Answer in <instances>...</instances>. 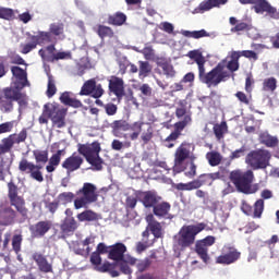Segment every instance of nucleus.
<instances>
[{"label": "nucleus", "mask_w": 279, "mask_h": 279, "mask_svg": "<svg viewBox=\"0 0 279 279\" xmlns=\"http://www.w3.org/2000/svg\"><path fill=\"white\" fill-rule=\"evenodd\" d=\"M190 156H191V145L181 144L174 155V167H173L174 173H181V171H184V169L182 168V162H184L186 158H189Z\"/></svg>", "instance_id": "6e6552de"}, {"label": "nucleus", "mask_w": 279, "mask_h": 279, "mask_svg": "<svg viewBox=\"0 0 279 279\" xmlns=\"http://www.w3.org/2000/svg\"><path fill=\"white\" fill-rule=\"evenodd\" d=\"M138 77L140 80H145V77L149 76V73H151V64L147 61H138Z\"/></svg>", "instance_id": "f704fd0d"}, {"label": "nucleus", "mask_w": 279, "mask_h": 279, "mask_svg": "<svg viewBox=\"0 0 279 279\" xmlns=\"http://www.w3.org/2000/svg\"><path fill=\"white\" fill-rule=\"evenodd\" d=\"M49 34H51L52 38L56 36L58 40H64L66 38L64 36V25L60 23L50 24Z\"/></svg>", "instance_id": "bb28decb"}, {"label": "nucleus", "mask_w": 279, "mask_h": 279, "mask_svg": "<svg viewBox=\"0 0 279 279\" xmlns=\"http://www.w3.org/2000/svg\"><path fill=\"white\" fill-rule=\"evenodd\" d=\"M114 265H117V263L110 264L109 262H105L102 265L99 264L96 266L95 269L96 271H100V274H106L107 271L114 269Z\"/></svg>", "instance_id": "bf43d9fd"}, {"label": "nucleus", "mask_w": 279, "mask_h": 279, "mask_svg": "<svg viewBox=\"0 0 279 279\" xmlns=\"http://www.w3.org/2000/svg\"><path fill=\"white\" fill-rule=\"evenodd\" d=\"M140 202H142L145 208H155V206L160 202V196L156 192H141L137 195Z\"/></svg>", "instance_id": "4468645a"}, {"label": "nucleus", "mask_w": 279, "mask_h": 279, "mask_svg": "<svg viewBox=\"0 0 279 279\" xmlns=\"http://www.w3.org/2000/svg\"><path fill=\"white\" fill-rule=\"evenodd\" d=\"M33 155L37 165H47L49 160V153L47 150L36 149L33 150Z\"/></svg>", "instance_id": "c9c22d12"}, {"label": "nucleus", "mask_w": 279, "mask_h": 279, "mask_svg": "<svg viewBox=\"0 0 279 279\" xmlns=\"http://www.w3.org/2000/svg\"><path fill=\"white\" fill-rule=\"evenodd\" d=\"M49 230H51V222L49 221H40L31 227L33 236H45Z\"/></svg>", "instance_id": "412c9836"}, {"label": "nucleus", "mask_w": 279, "mask_h": 279, "mask_svg": "<svg viewBox=\"0 0 279 279\" xmlns=\"http://www.w3.org/2000/svg\"><path fill=\"white\" fill-rule=\"evenodd\" d=\"M146 221L151 234H154V238L160 239L162 236V225H160L151 214L146 216Z\"/></svg>", "instance_id": "6ab92c4d"}, {"label": "nucleus", "mask_w": 279, "mask_h": 279, "mask_svg": "<svg viewBox=\"0 0 279 279\" xmlns=\"http://www.w3.org/2000/svg\"><path fill=\"white\" fill-rule=\"evenodd\" d=\"M187 56L197 64L198 71L204 69V64H206V59L204 58V56H202V52L197 50H192L187 53Z\"/></svg>", "instance_id": "473e14b6"}, {"label": "nucleus", "mask_w": 279, "mask_h": 279, "mask_svg": "<svg viewBox=\"0 0 279 279\" xmlns=\"http://www.w3.org/2000/svg\"><path fill=\"white\" fill-rule=\"evenodd\" d=\"M12 101L13 100L7 98L0 100V108L2 112H12L14 110V104Z\"/></svg>", "instance_id": "5fc2aeb1"}, {"label": "nucleus", "mask_w": 279, "mask_h": 279, "mask_svg": "<svg viewBox=\"0 0 279 279\" xmlns=\"http://www.w3.org/2000/svg\"><path fill=\"white\" fill-rule=\"evenodd\" d=\"M278 86V81L275 77H268L263 83L264 90L268 93H274Z\"/></svg>", "instance_id": "58836bf2"}, {"label": "nucleus", "mask_w": 279, "mask_h": 279, "mask_svg": "<svg viewBox=\"0 0 279 279\" xmlns=\"http://www.w3.org/2000/svg\"><path fill=\"white\" fill-rule=\"evenodd\" d=\"M198 78L202 84H206L207 88H215L221 84V82H227L230 80V72L226 71L225 63H218L216 68L206 73V68L203 66L198 71Z\"/></svg>", "instance_id": "f257e3e1"}, {"label": "nucleus", "mask_w": 279, "mask_h": 279, "mask_svg": "<svg viewBox=\"0 0 279 279\" xmlns=\"http://www.w3.org/2000/svg\"><path fill=\"white\" fill-rule=\"evenodd\" d=\"M184 171L186 178H195L197 173V166H195V162L191 161L190 163L186 165Z\"/></svg>", "instance_id": "4d7b16f0"}, {"label": "nucleus", "mask_w": 279, "mask_h": 279, "mask_svg": "<svg viewBox=\"0 0 279 279\" xmlns=\"http://www.w3.org/2000/svg\"><path fill=\"white\" fill-rule=\"evenodd\" d=\"M64 154V149L58 150L54 155L49 159V163L46 167L48 173H53L56 168L60 165V160L62 159V155Z\"/></svg>", "instance_id": "393cba45"}, {"label": "nucleus", "mask_w": 279, "mask_h": 279, "mask_svg": "<svg viewBox=\"0 0 279 279\" xmlns=\"http://www.w3.org/2000/svg\"><path fill=\"white\" fill-rule=\"evenodd\" d=\"M128 252V247L123 243H117L113 245L109 252V258L111 260H123V256Z\"/></svg>", "instance_id": "4be33fe9"}, {"label": "nucleus", "mask_w": 279, "mask_h": 279, "mask_svg": "<svg viewBox=\"0 0 279 279\" xmlns=\"http://www.w3.org/2000/svg\"><path fill=\"white\" fill-rule=\"evenodd\" d=\"M53 51H56V46L50 45L46 49H40L38 53H39L40 58H43V60H47L49 58L48 56L56 54V53H53ZM47 53H48V56H47Z\"/></svg>", "instance_id": "13d9d810"}, {"label": "nucleus", "mask_w": 279, "mask_h": 279, "mask_svg": "<svg viewBox=\"0 0 279 279\" xmlns=\"http://www.w3.org/2000/svg\"><path fill=\"white\" fill-rule=\"evenodd\" d=\"M58 92V88L56 87V81L53 80V76L51 74H48V87H47V97L51 98L56 93Z\"/></svg>", "instance_id": "79ce46f5"}, {"label": "nucleus", "mask_w": 279, "mask_h": 279, "mask_svg": "<svg viewBox=\"0 0 279 279\" xmlns=\"http://www.w3.org/2000/svg\"><path fill=\"white\" fill-rule=\"evenodd\" d=\"M84 163V158L82 156L77 155L76 153L72 154V156L68 157L62 162V168L66 169L68 173H73V171H77L80 167Z\"/></svg>", "instance_id": "f8f14e48"}, {"label": "nucleus", "mask_w": 279, "mask_h": 279, "mask_svg": "<svg viewBox=\"0 0 279 279\" xmlns=\"http://www.w3.org/2000/svg\"><path fill=\"white\" fill-rule=\"evenodd\" d=\"M31 40H35L37 45H47V43H56V37H52L49 32L39 31L36 35L31 37Z\"/></svg>", "instance_id": "5701e85b"}, {"label": "nucleus", "mask_w": 279, "mask_h": 279, "mask_svg": "<svg viewBox=\"0 0 279 279\" xmlns=\"http://www.w3.org/2000/svg\"><path fill=\"white\" fill-rule=\"evenodd\" d=\"M159 29H161V32H166V34H173L175 26L170 22H161L159 24Z\"/></svg>", "instance_id": "680f3d73"}, {"label": "nucleus", "mask_w": 279, "mask_h": 279, "mask_svg": "<svg viewBox=\"0 0 279 279\" xmlns=\"http://www.w3.org/2000/svg\"><path fill=\"white\" fill-rule=\"evenodd\" d=\"M259 142L266 147H276L278 145V137L269 135L267 132L259 134Z\"/></svg>", "instance_id": "c756f323"}, {"label": "nucleus", "mask_w": 279, "mask_h": 279, "mask_svg": "<svg viewBox=\"0 0 279 279\" xmlns=\"http://www.w3.org/2000/svg\"><path fill=\"white\" fill-rule=\"evenodd\" d=\"M80 193H82L83 196L74 201V207L76 210L84 208L87 204L97 202V187L93 183H84Z\"/></svg>", "instance_id": "423d86ee"}, {"label": "nucleus", "mask_w": 279, "mask_h": 279, "mask_svg": "<svg viewBox=\"0 0 279 279\" xmlns=\"http://www.w3.org/2000/svg\"><path fill=\"white\" fill-rule=\"evenodd\" d=\"M13 129H14V121L4 122L0 124V134H7V132H10Z\"/></svg>", "instance_id": "774afa93"}, {"label": "nucleus", "mask_w": 279, "mask_h": 279, "mask_svg": "<svg viewBox=\"0 0 279 279\" xmlns=\"http://www.w3.org/2000/svg\"><path fill=\"white\" fill-rule=\"evenodd\" d=\"M206 158L211 167H217L221 162V155L219 153H207Z\"/></svg>", "instance_id": "c03bdc74"}, {"label": "nucleus", "mask_w": 279, "mask_h": 279, "mask_svg": "<svg viewBox=\"0 0 279 279\" xmlns=\"http://www.w3.org/2000/svg\"><path fill=\"white\" fill-rule=\"evenodd\" d=\"M113 134L117 135L118 132H130V124L125 120H116L110 124Z\"/></svg>", "instance_id": "7c9ffc66"}, {"label": "nucleus", "mask_w": 279, "mask_h": 279, "mask_svg": "<svg viewBox=\"0 0 279 279\" xmlns=\"http://www.w3.org/2000/svg\"><path fill=\"white\" fill-rule=\"evenodd\" d=\"M77 151L94 167L96 171H101L104 160L99 157L101 151V145L99 142H93L92 144H77Z\"/></svg>", "instance_id": "20e7f679"}, {"label": "nucleus", "mask_w": 279, "mask_h": 279, "mask_svg": "<svg viewBox=\"0 0 279 279\" xmlns=\"http://www.w3.org/2000/svg\"><path fill=\"white\" fill-rule=\"evenodd\" d=\"M47 117L51 118V106L50 105H45L44 106V111H43V114L39 118V123H41V124L47 123Z\"/></svg>", "instance_id": "052dcab7"}, {"label": "nucleus", "mask_w": 279, "mask_h": 279, "mask_svg": "<svg viewBox=\"0 0 279 279\" xmlns=\"http://www.w3.org/2000/svg\"><path fill=\"white\" fill-rule=\"evenodd\" d=\"M151 265V262L146 258V259H143V260H140L137 264H136V267H137V271H140L141 274H143V271H145V269H147V267H149Z\"/></svg>", "instance_id": "338daca9"}, {"label": "nucleus", "mask_w": 279, "mask_h": 279, "mask_svg": "<svg viewBox=\"0 0 279 279\" xmlns=\"http://www.w3.org/2000/svg\"><path fill=\"white\" fill-rule=\"evenodd\" d=\"M128 16H125V14L123 13H117L116 15H112L109 17L110 23H112V25H123V23H125Z\"/></svg>", "instance_id": "864d4df0"}, {"label": "nucleus", "mask_w": 279, "mask_h": 279, "mask_svg": "<svg viewBox=\"0 0 279 279\" xmlns=\"http://www.w3.org/2000/svg\"><path fill=\"white\" fill-rule=\"evenodd\" d=\"M230 180L239 193H244V195H254L258 191V184H252L254 182V172L252 170L246 172L241 170L232 171Z\"/></svg>", "instance_id": "f03ea898"}, {"label": "nucleus", "mask_w": 279, "mask_h": 279, "mask_svg": "<svg viewBox=\"0 0 279 279\" xmlns=\"http://www.w3.org/2000/svg\"><path fill=\"white\" fill-rule=\"evenodd\" d=\"M0 19H3L4 21H12L14 19V10L1 7Z\"/></svg>", "instance_id": "3c124183"}, {"label": "nucleus", "mask_w": 279, "mask_h": 279, "mask_svg": "<svg viewBox=\"0 0 279 279\" xmlns=\"http://www.w3.org/2000/svg\"><path fill=\"white\" fill-rule=\"evenodd\" d=\"M221 178V174L219 172H214V173H207V174H202L198 179L194 180V182H198V189L201 186H204V184H213L215 180H219Z\"/></svg>", "instance_id": "b1692460"}, {"label": "nucleus", "mask_w": 279, "mask_h": 279, "mask_svg": "<svg viewBox=\"0 0 279 279\" xmlns=\"http://www.w3.org/2000/svg\"><path fill=\"white\" fill-rule=\"evenodd\" d=\"M74 254H77L78 256H86L90 252V247H86V250L82 248V242L74 243L72 246H70Z\"/></svg>", "instance_id": "8fccbe9b"}, {"label": "nucleus", "mask_w": 279, "mask_h": 279, "mask_svg": "<svg viewBox=\"0 0 279 279\" xmlns=\"http://www.w3.org/2000/svg\"><path fill=\"white\" fill-rule=\"evenodd\" d=\"M36 47H38V44L36 43V40H32V43L22 45V53L27 54L31 51H34Z\"/></svg>", "instance_id": "0e129e2a"}, {"label": "nucleus", "mask_w": 279, "mask_h": 279, "mask_svg": "<svg viewBox=\"0 0 279 279\" xmlns=\"http://www.w3.org/2000/svg\"><path fill=\"white\" fill-rule=\"evenodd\" d=\"M8 190H9V199L11 204L19 199H22L21 196H19V187L14 184V182L8 183Z\"/></svg>", "instance_id": "e433bc0d"}, {"label": "nucleus", "mask_w": 279, "mask_h": 279, "mask_svg": "<svg viewBox=\"0 0 279 279\" xmlns=\"http://www.w3.org/2000/svg\"><path fill=\"white\" fill-rule=\"evenodd\" d=\"M228 0H206L199 3L198 8L194 10V14H204L213 10V8H219L220 5H226Z\"/></svg>", "instance_id": "dca6fc26"}, {"label": "nucleus", "mask_w": 279, "mask_h": 279, "mask_svg": "<svg viewBox=\"0 0 279 279\" xmlns=\"http://www.w3.org/2000/svg\"><path fill=\"white\" fill-rule=\"evenodd\" d=\"M61 230L65 234H69V232H75V230H77V221H75V218L66 217L61 225Z\"/></svg>", "instance_id": "cd10ccee"}, {"label": "nucleus", "mask_w": 279, "mask_h": 279, "mask_svg": "<svg viewBox=\"0 0 279 279\" xmlns=\"http://www.w3.org/2000/svg\"><path fill=\"white\" fill-rule=\"evenodd\" d=\"M180 34H182V36H185V38H206L213 36V34L206 32V29L192 32L182 29Z\"/></svg>", "instance_id": "c85d7f7f"}, {"label": "nucleus", "mask_w": 279, "mask_h": 279, "mask_svg": "<svg viewBox=\"0 0 279 279\" xmlns=\"http://www.w3.org/2000/svg\"><path fill=\"white\" fill-rule=\"evenodd\" d=\"M210 245H215V236L213 235H208L196 242V254H198L199 258L205 263H208L210 259L208 256V247H210Z\"/></svg>", "instance_id": "1a4fd4ad"}, {"label": "nucleus", "mask_w": 279, "mask_h": 279, "mask_svg": "<svg viewBox=\"0 0 279 279\" xmlns=\"http://www.w3.org/2000/svg\"><path fill=\"white\" fill-rule=\"evenodd\" d=\"M226 132H228V124L226 122L214 125V134L218 141H221V138H223Z\"/></svg>", "instance_id": "4c0bfd02"}, {"label": "nucleus", "mask_w": 279, "mask_h": 279, "mask_svg": "<svg viewBox=\"0 0 279 279\" xmlns=\"http://www.w3.org/2000/svg\"><path fill=\"white\" fill-rule=\"evenodd\" d=\"M11 72L13 75L12 85L15 88H25L29 86V81H27V72L20 66H12Z\"/></svg>", "instance_id": "9d476101"}, {"label": "nucleus", "mask_w": 279, "mask_h": 279, "mask_svg": "<svg viewBox=\"0 0 279 279\" xmlns=\"http://www.w3.org/2000/svg\"><path fill=\"white\" fill-rule=\"evenodd\" d=\"M23 88H16L14 85H11V87H7L3 90L4 99H9L11 101H16L17 99H21L23 93H21Z\"/></svg>", "instance_id": "a878e982"}, {"label": "nucleus", "mask_w": 279, "mask_h": 279, "mask_svg": "<svg viewBox=\"0 0 279 279\" xmlns=\"http://www.w3.org/2000/svg\"><path fill=\"white\" fill-rule=\"evenodd\" d=\"M269 160H271V153L267 149L253 150L247 154L245 162L250 165L252 169H267L269 167Z\"/></svg>", "instance_id": "39448f33"}, {"label": "nucleus", "mask_w": 279, "mask_h": 279, "mask_svg": "<svg viewBox=\"0 0 279 279\" xmlns=\"http://www.w3.org/2000/svg\"><path fill=\"white\" fill-rule=\"evenodd\" d=\"M14 144H16V141L14 140V134H11L2 140V145L0 146V149H2L3 151H10V149L14 147Z\"/></svg>", "instance_id": "ea45409f"}, {"label": "nucleus", "mask_w": 279, "mask_h": 279, "mask_svg": "<svg viewBox=\"0 0 279 279\" xmlns=\"http://www.w3.org/2000/svg\"><path fill=\"white\" fill-rule=\"evenodd\" d=\"M19 169L25 173H32L35 169H43V165H34L29 162L27 159H22L19 165Z\"/></svg>", "instance_id": "2f4dec72"}, {"label": "nucleus", "mask_w": 279, "mask_h": 279, "mask_svg": "<svg viewBox=\"0 0 279 279\" xmlns=\"http://www.w3.org/2000/svg\"><path fill=\"white\" fill-rule=\"evenodd\" d=\"M171 210V205L169 203H160L156 204L155 207H153V213L155 217H158V219H173V215H171L169 211Z\"/></svg>", "instance_id": "f3484780"}, {"label": "nucleus", "mask_w": 279, "mask_h": 279, "mask_svg": "<svg viewBox=\"0 0 279 279\" xmlns=\"http://www.w3.org/2000/svg\"><path fill=\"white\" fill-rule=\"evenodd\" d=\"M23 243V235L15 234L12 239V247L15 254H19L21 252V244Z\"/></svg>", "instance_id": "6e6d98bb"}, {"label": "nucleus", "mask_w": 279, "mask_h": 279, "mask_svg": "<svg viewBox=\"0 0 279 279\" xmlns=\"http://www.w3.org/2000/svg\"><path fill=\"white\" fill-rule=\"evenodd\" d=\"M206 228L204 223L183 226L177 235H174V245L182 250L191 247L195 243V238Z\"/></svg>", "instance_id": "7ed1b4c3"}, {"label": "nucleus", "mask_w": 279, "mask_h": 279, "mask_svg": "<svg viewBox=\"0 0 279 279\" xmlns=\"http://www.w3.org/2000/svg\"><path fill=\"white\" fill-rule=\"evenodd\" d=\"M119 69H120V74L125 75V71H128V68L130 65V61L128 58H120L118 60Z\"/></svg>", "instance_id": "e2e57ef3"}, {"label": "nucleus", "mask_w": 279, "mask_h": 279, "mask_svg": "<svg viewBox=\"0 0 279 279\" xmlns=\"http://www.w3.org/2000/svg\"><path fill=\"white\" fill-rule=\"evenodd\" d=\"M191 121H192L191 116H185L183 118V120L175 123L177 130L182 132V130H184V128H186V125H189V123H191Z\"/></svg>", "instance_id": "69168bd1"}, {"label": "nucleus", "mask_w": 279, "mask_h": 279, "mask_svg": "<svg viewBox=\"0 0 279 279\" xmlns=\"http://www.w3.org/2000/svg\"><path fill=\"white\" fill-rule=\"evenodd\" d=\"M140 52L144 54L145 60H151L153 62L156 60V51L151 46H146Z\"/></svg>", "instance_id": "603ef678"}, {"label": "nucleus", "mask_w": 279, "mask_h": 279, "mask_svg": "<svg viewBox=\"0 0 279 279\" xmlns=\"http://www.w3.org/2000/svg\"><path fill=\"white\" fill-rule=\"evenodd\" d=\"M11 206H14L22 217H27V208H25V201H23V198L13 201V203H11Z\"/></svg>", "instance_id": "a19ab883"}, {"label": "nucleus", "mask_w": 279, "mask_h": 279, "mask_svg": "<svg viewBox=\"0 0 279 279\" xmlns=\"http://www.w3.org/2000/svg\"><path fill=\"white\" fill-rule=\"evenodd\" d=\"M178 191H194L195 189H199L198 182H190V183H179L177 185Z\"/></svg>", "instance_id": "09e8293b"}, {"label": "nucleus", "mask_w": 279, "mask_h": 279, "mask_svg": "<svg viewBox=\"0 0 279 279\" xmlns=\"http://www.w3.org/2000/svg\"><path fill=\"white\" fill-rule=\"evenodd\" d=\"M264 210H265V201H263V198H259L254 204V217L259 219V217H262Z\"/></svg>", "instance_id": "49530a36"}, {"label": "nucleus", "mask_w": 279, "mask_h": 279, "mask_svg": "<svg viewBox=\"0 0 279 279\" xmlns=\"http://www.w3.org/2000/svg\"><path fill=\"white\" fill-rule=\"evenodd\" d=\"M50 119L52 121L53 128H64V125H66V122H64V119H66V111L64 109H58V107L54 105H50Z\"/></svg>", "instance_id": "9b49d317"}, {"label": "nucleus", "mask_w": 279, "mask_h": 279, "mask_svg": "<svg viewBox=\"0 0 279 279\" xmlns=\"http://www.w3.org/2000/svg\"><path fill=\"white\" fill-rule=\"evenodd\" d=\"M73 197H75V194L72 192H63L59 194L58 203L63 205L71 204V202H73Z\"/></svg>", "instance_id": "37998d69"}, {"label": "nucleus", "mask_w": 279, "mask_h": 279, "mask_svg": "<svg viewBox=\"0 0 279 279\" xmlns=\"http://www.w3.org/2000/svg\"><path fill=\"white\" fill-rule=\"evenodd\" d=\"M78 221H98L100 219L99 214L93 210H85L77 215Z\"/></svg>", "instance_id": "72a5a7b5"}, {"label": "nucleus", "mask_w": 279, "mask_h": 279, "mask_svg": "<svg viewBox=\"0 0 279 279\" xmlns=\"http://www.w3.org/2000/svg\"><path fill=\"white\" fill-rule=\"evenodd\" d=\"M239 58H241V54L236 51H232L229 61L223 60L220 62V64H225V71H228L230 76L239 69Z\"/></svg>", "instance_id": "a211bd4d"}, {"label": "nucleus", "mask_w": 279, "mask_h": 279, "mask_svg": "<svg viewBox=\"0 0 279 279\" xmlns=\"http://www.w3.org/2000/svg\"><path fill=\"white\" fill-rule=\"evenodd\" d=\"M98 36L100 38H112L114 36V33L112 32V28L108 26L100 25L98 26Z\"/></svg>", "instance_id": "a18cd8bd"}, {"label": "nucleus", "mask_w": 279, "mask_h": 279, "mask_svg": "<svg viewBox=\"0 0 279 279\" xmlns=\"http://www.w3.org/2000/svg\"><path fill=\"white\" fill-rule=\"evenodd\" d=\"M33 260H35L38 270L41 274H53V265H51V263H49V260L47 259V257L40 253H34L32 255Z\"/></svg>", "instance_id": "ddd939ff"}, {"label": "nucleus", "mask_w": 279, "mask_h": 279, "mask_svg": "<svg viewBox=\"0 0 279 279\" xmlns=\"http://www.w3.org/2000/svg\"><path fill=\"white\" fill-rule=\"evenodd\" d=\"M78 95H90L92 97H94V99H99V97L104 96V87H101V84H97V81H95V78H92L83 84Z\"/></svg>", "instance_id": "0eeeda50"}, {"label": "nucleus", "mask_w": 279, "mask_h": 279, "mask_svg": "<svg viewBox=\"0 0 279 279\" xmlns=\"http://www.w3.org/2000/svg\"><path fill=\"white\" fill-rule=\"evenodd\" d=\"M109 90L118 98L123 97V95H125V83L123 82V78L111 76L109 80Z\"/></svg>", "instance_id": "2eb2a0df"}, {"label": "nucleus", "mask_w": 279, "mask_h": 279, "mask_svg": "<svg viewBox=\"0 0 279 279\" xmlns=\"http://www.w3.org/2000/svg\"><path fill=\"white\" fill-rule=\"evenodd\" d=\"M241 256V253L236 252V250H231L228 254L220 255L217 257L216 263L219 265H232V263H236Z\"/></svg>", "instance_id": "aec40b11"}, {"label": "nucleus", "mask_w": 279, "mask_h": 279, "mask_svg": "<svg viewBox=\"0 0 279 279\" xmlns=\"http://www.w3.org/2000/svg\"><path fill=\"white\" fill-rule=\"evenodd\" d=\"M151 138H154V129L148 125L147 129L142 132L141 140L144 145H147Z\"/></svg>", "instance_id": "de8ad7c7"}]
</instances>
